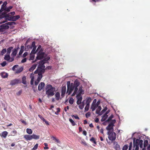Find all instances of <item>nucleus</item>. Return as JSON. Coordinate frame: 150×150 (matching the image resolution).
<instances>
[{
    "mask_svg": "<svg viewBox=\"0 0 150 150\" xmlns=\"http://www.w3.org/2000/svg\"><path fill=\"white\" fill-rule=\"evenodd\" d=\"M46 94L47 95V97H52L54 94V92L55 91V88L50 84L46 85Z\"/></svg>",
    "mask_w": 150,
    "mask_h": 150,
    "instance_id": "1",
    "label": "nucleus"
},
{
    "mask_svg": "<svg viewBox=\"0 0 150 150\" xmlns=\"http://www.w3.org/2000/svg\"><path fill=\"white\" fill-rule=\"evenodd\" d=\"M140 139H136L135 138L133 139V144L134 147L135 146V150H139V146L140 148H142L143 145V141L140 140Z\"/></svg>",
    "mask_w": 150,
    "mask_h": 150,
    "instance_id": "2",
    "label": "nucleus"
},
{
    "mask_svg": "<svg viewBox=\"0 0 150 150\" xmlns=\"http://www.w3.org/2000/svg\"><path fill=\"white\" fill-rule=\"evenodd\" d=\"M71 85H72V86H73L75 88L74 92L71 95V96H74L77 92L78 90V87L80 85V82L77 80H76L74 81V83H71Z\"/></svg>",
    "mask_w": 150,
    "mask_h": 150,
    "instance_id": "3",
    "label": "nucleus"
},
{
    "mask_svg": "<svg viewBox=\"0 0 150 150\" xmlns=\"http://www.w3.org/2000/svg\"><path fill=\"white\" fill-rule=\"evenodd\" d=\"M108 138L111 141H114L116 138V134L113 132L108 131Z\"/></svg>",
    "mask_w": 150,
    "mask_h": 150,
    "instance_id": "4",
    "label": "nucleus"
},
{
    "mask_svg": "<svg viewBox=\"0 0 150 150\" xmlns=\"http://www.w3.org/2000/svg\"><path fill=\"white\" fill-rule=\"evenodd\" d=\"M116 120H112L108 125L106 127V129L108 131L113 132L114 130L113 126H114V124Z\"/></svg>",
    "mask_w": 150,
    "mask_h": 150,
    "instance_id": "5",
    "label": "nucleus"
},
{
    "mask_svg": "<svg viewBox=\"0 0 150 150\" xmlns=\"http://www.w3.org/2000/svg\"><path fill=\"white\" fill-rule=\"evenodd\" d=\"M70 83V81H67V93H68V95H69L71 93L74 89H75L74 86H72V85H71Z\"/></svg>",
    "mask_w": 150,
    "mask_h": 150,
    "instance_id": "6",
    "label": "nucleus"
},
{
    "mask_svg": "<svg viewBox=\"0 0 150 150\" xmlns=\"http://www.w3.org/2000/svg\"><path fill=\"white\" fill-rule=\"evenodd\" d=\"M45 71V69H44V66H41L39 64L37 69L34 71L35 74H38V75L39 74V73H44Z\"/></svg>",
    "mask_w": 150,
    "mask_h": 150,
    "instance_id": "7",
    "label": "nucleus"
},
{
    "mask_svg": "<svg viewBox=\"0 0 150 150\" xmlns=\"http://www.w3.org/2000/svg\"><path fill=\"white\" fill-rule=\"evenodd\" d=\"M12 16L9 13H6V16L5 18V20L1 21L0 23V24H2L6 22L7 21H11Z\"/></svg>",
    "mask_w": 150,
    "mask_h": 150,
    "instance_id": "8",
    "label": "nucleus"
},
{
    "mask_svg": "<svg viewBox=\"0 0 150 150\" xmlns=\"http://www.w3.org/2000/svg\"><path fill=\"white\" fill-rule=\"evenodd\" d=\"M50 59V57H48L46 58H45L43 60L40 61L39 62V64L41 66H44V69H45V66L44 65V64L45 63H47L48 61Z\"/></svg>",
    "mask_w": 150,
    "mask_h": 150,
    "instance_id": "9",
    "label": "nucleus"
},
{
    "mask_svg": "<svg viewBox=\"0 0 150 150\" xmlns=\"http://www.w3.org/2000/svg\"><path fill=\"white\" fill-rule=\"evenodd\" d=\"M45 53L40 51L38 53L36 59L40 60L42 59L44 56Z\"/></svg>",
    "mask_w": 150,
    "mask_h": 150,
    "instance_id": "10",
    "label": "nucleus"
},
{
    "mask_svg": "<svg viewBox=\"0 0 150 150\" xmlns=\"http://www.w3.org/2000/svg\"><path fill=\"white\" fill-rule=\"evenodd\" d=\"M4 59L5 60L8 61L9 62H12L14 60V58L13 57L11 58L10 54H6L4 56Z\"/></svg>",
    "mask_w": 150,
    "mask_h": 150,
    "instance_id": "11",
    "label": "nucleus"
},
{
    "mask_svg": "<svg viewBox=\"0 0 150 150\" xmlns=\"http://www.w3.org/2000/svg\"><path fill=\"white\" fill-rule=\"evenodd\" d=\"M20 83V80L18 79H14L11 80L10 82V85L14 86Z\"/></svg>",
    "mask_w": 150,
    "mask_h": 150,
    "instance_id": "12",
    "label": "nucleus"
},
{
    "mask_svg": "<svg viewBox=\"0 0 150 150\" xmlns=\"http://www.w3.org/2000/svg\"><path fill=\"white\" fill-rule=\"evenodd\" d=\"M83 87L82 86H80L79 88L78 93L77 94V97L81 96L82 94H84V91L82 89Z\"/></svg>",
    "mask_w": 150,
    "mask_h": 150,
    "instance_id": "13",
    "label": "nucleus"
},
{
    "mask_svg": "<svg viewBox=\"0 0 150 150\" xmlns=\"http://www.w3.org/2000/svg\"><path fill=\"white\" fill-rule=\"evenodd\" d=\"M19 49V48L18 47L16 48H15L13 50L11 54V56L13 58L16 56L18 50Z\"/></svg>",
    "mask_w": 150,
    "mask_h": 150,
    "instance_id": "14",
    "label": "nucleus"
},
{
    "mask_svg": "<svg viewBox=\"0 0 150 150\" xmlns=\"http://www.w3.org/2000/svg\"><path fill=\"white\" fill-rule=\"evenodd\" d=\"M45 83L43 82L40 83L38 85V89L39 91H41L43 89L45 86Z\"/></svg>",
    "mask_w": 150,
    "mask_h": 150,
    "instance_id": "15",
    "label": "nucleus"
},
{
    "mask_svg": "<svg viewBox=\"0 0 150 150\" xmlns=\"http://www.w3.org/2000/svg\"><path fill=\"white\" fill-rule=\"evenodd\" d=\"M23 137L27 140H30L32 139V135H24Z\"/></svg>",
    "mask_w": 150,
    "mask_h": 150,
    "instance_id": "16",
    "label": "nucleus"
},
{
    "mask_svg": "<svg viewBox=\"0 0 150 150\" xmlns=\"http://www.w3.org/2000/svg\"><path fill=\"white\" fill-rule=\"evenodd\" d=\"M1 29H7L9 28V26L7 25L6 23L2 24L0 26Z\"/></svg>",
    "mask_w": 150,
    "mask_h": 150,
    "instance_id": "17",
    "label": "nucleus"
},
{
    "mask_svg": "<svg viewBox=\"0 0 150 150\" xmlns=\"http://www.w3.org/2000/svg\"><path fill=\"white\" fill-rule=\"evenodd\" d=\"M76 97L77 99L76 103L78 105H80V104L81 103V102L82 99V97L81 96L77 97V95H76Z\"/></svg>",
    "mask_w": 150,
    "mask_h": 150,
    "instance_id": "18",
    "label": "nucleus"
},
{
    "mask_svg": "<svg viewBox=\"0 0 150 150\" xmlns=\"http://www.w3.org/2000/svg\"><path fill=\"white\" fill-rule=\"evenodd\" d=\"M6 11H4L1 13H0V20L3 18H4L5 20V18L6 16Z\"/></svg>",
    "mask_w": 150,
    "mask_h": 150,
    "instance_id": "19",
    "label": "nucleus"
},
{
    "mask_svg": "<svg viewBox=\"0 0 150 150\" xmlns=\"http://www.w3.org/2000/svg\"><path fill=\"white\" fill-rule=\"evenodd\" d=\"M8 134V133L7 131H4L0 134V136L1 137L5 138L6 137Z\"/></svg>",
    "mask_w": 150,
    "mask_h": 150,
    "instance_id": "20",
    "label": "nucleus"
},
{
    "mask_svg": "<svg viewBox=\"0 0 150 150\" xmlns=\"http://www.w3.org/2000/svg\"><path fill=\"white\" fill-rule=\"evenodd\" d=\"M19 15H17L16 16H12V21H16L18 19L20 18Z\"/></svg>",
    "mask_w": 150,
    "mask_h": 150,
    "instance_id": "21",
    "label": "nucleus"
},
{
    "mask_svg": "<svg viewBox=\"0 0 150 150\" xmlns=\"http://www.w3.org/2000/svg\"><path fill=\"white\" fill-rule=\"evenodd\" d=\"M37 64H33L29 69V71L30 72L33 71L36 68Z\"/></svg>",
    "mask_w": 150,
    "mask_h": 150,
    "instance_id": "22",
    "label": "nucleus"
},
{
    "mask_svg": "<svg viewBox=\"0 0 150 150\" xmlns=\"http://www.w3.org/2000/svg\"><path fill=\"white\" fill-rule=\"evenodd\" d=\"M97 106L96 105V104H92L91 105V109L92 111H93L95 110Z\"/></svg>",
    "mask_w": 150,
    "mask_h": 150,
    "instance_id": "23",
    "label": "nucleus"
},
{
    "mask_svg": "<svg viewBox=\"0 0 150 150\" xmlns=\"http://www.w3.org/2000/svg\"><path fill=\"white\" fill-rule=\"evenodd\" d=\"M108 117V115H107V113H105L102 116V117L101 120V121L103 122L105 121Z\"/></svg>",
    "mask_w": 150,
    "mask_h": 150,
    "instance_id": "24",
    "label": "nucleus"
},
{
    "mask_svg": "<svg viewBox=\"0 0 150 150\" xmlns=\"http://www.w3.org/2000/svg\"><path fill=\"white\" fill-rule=\"evenodd\" d=\"M101 110V107L100 106H99L97 107V108L96 110V113L100 115V114L101 113L100 111Z\"/></svg>",
    "mask_w": 150,
    "mask_h": 150,
    "instance_id": "25",
    "label": "nucleus"
},
{
    "mask_svg": "<svg viewBox=\"0 0 150 150\" xmlns=\"http://www.w3.org/2000/svg\"><path fill=\"white\" fill-rule=\"evenodd\" d=\"M91 101V99L90 97H88L86 98V105H90V103Z\"/></svg>",
    "mask_w": 150,
    "mask_h": 150,
    "instance_id": "26",
    "label": "nucleus"
},
{
    "mask_svg": "<svg viewBox=\"0 0 150 150\" xmlns=\"http://www.w3.org/2000/svg\"><path fill=\"white\" fill-rule=\"evenodd\" d=\"M2 77L4 78H7L8 76V74L5 72H2L1 73Z\"/></svg>",
    "mask_w": 150,
    "mask_h": 150,
    "instance_id": "27",
    "label": "nucleus"
},
{
    "mask_svg": "<svg viewBox=\"0 0 150 150\" xmlns=\"http://www.w3.org/2000/svg\"><path fill=\"white\" fill-rule=\"evenodd\" d=\"M13 47H10L7 49V52L6 54H10L11 50L13 49Z\"/></svg>",
    "mask_w": 150,
    "mask_h": 150,
    "instance_id": "28",
    "label": "nucleus"
},
{
    "mask_svg": "<svg viewBox=\"0 0 150 150\" xmlns=\"http://www.w3.org/2000/svg\"><path fill=\"white\" fill-rule=\"evenodd\" d=\"M43 73H39L38 74V76L37 79V80L40 81L42 78V74H43Z\"/></svg>",
    "mask_w": 150,
    "mask_h": 150,
    "instance_id": "29",
    "label": "nucleus"
},
{
    "mask_svg": "<svg viewBox=\"0 0 150 150\" xmlns=\"http://www.w3.org/2000/svg\"><path fill=\"white\" fill-rule=\"evenodd\" d=\"M32 139H38L40 138V136L39 135H37L34 134L32 135Z\"/></svg>",
    "mask_w": 150,
    "mask_h": 150,
    "instance_id": "30",
    "label": "nucleus"
},
{
    "mask_svg": "<svg viewBox=\"0 0 150 150\" xmlns=\"http://www.w3.org/2000/svg\"><path fill=\"white\" fill-rule=\"evenodd\" d=\"M55 97L56 100H58L60 98V93L57 92L55 94Z\"/></svg>",
    "mask_w": 150,
    "mask_h": 150,
    "instance_id": "31",
    "label": "nucleus"
},
{
    "mask_svg": "<svg viewBox=\"0 0 150 150\" xmlns=\"http://www.w3.org/2000/svg\"><path fill=\"white\" fill-rule=\"evenodd\" d=\"M12 6H10L6 8L5 7V10L6 12L7 13L9 12V11H10V10L12 9Z\"/></svg>",
    "mask_w": 150,
    "mask_h": 150,
    "instance_id": "32",
    "label": "nucleus"
},
{
    "mask_svg": "<svg viewBox=\"0 0 150 150\" xmlns=\"http://www.w3.org/2000/svg\"><path fill=\"white\" fill-rule=\"evenodd\" d=\"M113 117V115H111L110 117H109L108 119L105 121V122H111V121L112 120V119Z\"/></svg>",
    "mask_w": 150,
    "mask_h": 150,
    "instance_id": "33",
    "label": "nucleus"
},
{
    "mask_svg": "<svg viewBox=\"0 0 150 150\" xmlns=\"http://www.w3.org/2000/svg\"><path fill=\"white\" fill-rule=\"evenodd\" d=\"M36 47H33V49L32 50V51H31L30 54H35L36 52L37 51V50L36 51Z\"/></svg>",
    "mask_w": 150,
    "mask_h": 150,
    "instance_id": "34",
    "label": "nucleus"
},
{
    "mask_svg": "<svg viewBox=\"0 0 150 150\" xmlns=\"http://www.w3.org/2000/svg\"><path fill=\"white\" fill-rule=\"evenodd\" d=\"M23 68L21 67L18 69L16 71V74H18L21 72L23 70Z\"/></svg>",
    "mask_w": 150,
    "mask_h": 150,
    "instance_id": "35",
    "label": "nucleus"
},
{
    "mask_svg": "<svg viewBox=\"0 0 150 150\" xmlns=\"http://www.w3.org/2000/svg\"><path fill=\"white\" fill-rule=\"evenodd\" d=\"M27 133L29 134H32L33 133V131L32 130L29 128H27L26 129Z\"/></svg>",
    "mask_w": 150,
    "mask_h": 150,
    "instance_id": "36",
    "label": "nucleus"
},
{
    "mask_svg": "<svg viewBox=\"0 0 150 150\" xmlns=\"http://www.w3.org/2000/svg\"><path fill=\"white\" fill-rule=\"evenodd\" d=\"M22 83L24 84H25L26 83V78L25 76H24L22 78Z\"/></svg>",
    "mask_w": 150,
    "mask_h": 150,
    "instance_id": "37",
    "label": "nucleus"
},
{
    "mask_svg": "<svg viewBox=\"0 0 150 150\" xmlns=\"http://www.w3.org/2000/svg\"><path fill=\"white\" fill-rule=\"evenodd\" d=\"M69 122L73 126H74L76 125V124L75 122L71 118H69Z\"/></svg>",
    "mask_w": 150,
    "mask_h": 150,
    "instance_id": "38",
    "label": "nucleus"
},
{
    "mask_svg": "<svg viewBox=\"0 0 150 150\" xmlns=\"http://www.w3.org/2000/svg\"><path fill=\"white\" fill-rule=\"evenodd\" d=\"M24 49V47L23 46H21V50L19 53V55H21V54H22V53Z\"/></svg>",
    "mask_w": 150,
    "mask_h": 150,
    "instance_id": "39",
    "label": "nucleus"
},
{
    "mask_svg": "<svg viewBox=\"0 0 150 150\" xmlns=\"http://www.w3.org/2000/svg\"><path fill=\"white\" fill-rule=\"evenodd\" d=\"M90 141L91 142H92L94 144H96V140L95 139V138L93 137H92L90 139Z\"/></svg>",
    "mask_w": 150,
    "mask_h": 150,
    "instance_id": "40",
    "label": "nucleus"
},
{
    "mask_svg": "<svg viewBox=\"0 0 150 150\" xmlns=\"http://www.w3.org/2000/svg\"><path fill=\"white\" fill-rule=\"evenodd\" d=\"M6 52V49H3L1 52V55H3L4 54H5Z\"/></svg>",
    "mask_w": 150,
    "mask_h": 150,
    "instance_id": "41",
    "label": "nucleus"
},
{
    "mask_svg": "<svg viewBox=\"0 0 150 150\" xmlns=\"http://www.w3.org/2000/svg\"><path fill=\"white\" fill-rule=\"evenodd\" d=\"M115 148L116 150H120V146L119 144H116L115 145Z\"/></svg>",
    "mask_w": 150,
    "mask_h": 150,
    "instance_id": "42",
    "label": "nucleus"
},
{
    "mask_svg": "<svg viewBox=\"0 0 150 150\" xmlns=\"http://www.w3.org/2000/svg\"><path fill=\"white\" fill-rule=\"evenodd\" d=\"M148 142L147 140H145L144 142V147L146 148V147L148 145Z\"/></svg>",
    "mask_w": 150,
    "mask_h": 150,
    "instance_id": "43",
    "label": "nucleus"
},
{
    "mask_svg": "<svg viewBox=\"0 0 150 150\" xmlns=\"http://www.w3.org/2000/svg\"><path fill=\"white\" fill-rule=\"evenodd\" d=\"M74 102V99L72 98H70L69 100V103L70 104L72 105L73 104Z\"/></svg>",
    "mask_w": 150,
    "mask_h": 150,
    "instance_id": "44",
    "label": "nucleus"
},
{
    "mask_svg": "<svg viewBox=\"0 0 150 150\" xmlns=\"http://www.w3.org/2000/svg\"><path fill=\"white\" fill-rule=\"evenodd\" d=\"M107 109L106 107H105L103 109L101 112V113L100 114V115H102Z\"/></svg>",
    "mask_w": 150,
    "mask_h": 150,
    "instance_id": "45",
    "label": "nucleus"
},
{
    "mask_svg": "<svg viewBox=\"0 0 150 150\" xmlns=\"http://www.w3.org/2000/svg\"><path fill=\"white\" fill-rule=\"evenodd\" d=\"M51 138H53V140H55V141L57 143H60V141H59V140L56 138L55 137H54V136H52V137H51Z\"/></svg>",
    "mask_w": 150,
    "mask_h": 150,
    "instance_id": "46",
    "label": "nucleus"
},
{
    "mask_svg": "<svg viewBox=\"0 0 150 150\" xmlns=\"http://www.w3.org/2000/svg\"><path fill=\"white\" fill-rule=\"evenodd\" d=\"M66 87L65 86H63L62 88V89L61 90V92H66Z\"/></svg>",
    "mask_w": 150,
    "mask_h": 150,
    "instance_id": "47",
    "label": "nucleus"
},
{
    "mask_svg": "<svg viewBox=\"0 0 150 150\" xmlns=\"http://www.w3.org/2000/svg\"><path fill=\"white\" fill-rule=\"evenodd\" d=\"M89 106H90V105H86L85 107V111H87L89 110Z\"/></svg>",
    "mask_w": 150,
    "mask_h": 150,
    "instance_id": "48",
    "label": "nucleus"
},
{
    "mask_svg": "<svg viewBox=\"0 0 150 150\" xmlns=\"http://www.w3.org/2000/svg\"><path fill=\"white\" fill-rule=\"evenodd\" d=\"M91 113L90 112H88L86 115L85 116L86 118H88L91 116Z\"/></svg>",
    "mask_w": 150,
    "mask_h": 150,
    "instance_id": "49",
    "label": "nucleus"
},
{
    "mask_svg": "<svg viewBox=\"0 0 150 150\" xmlns=\"http://www.w3.org/2000/svg\"><path fill=\"white\" fill-rule=\"evenodd\" d=\"M128 145H125L122 148V150H127L128 149Z\"/></svg>",
    "mask_w": 150,
    "mask_h": 150,
    "instance_id": "50",
    "label": "nucleus"
},
{
    "mask_svg": "<svg viewBox=\"0 0 150 150\" xmlns=\"http://www.w3.org/2000/svg\"><path fill=\"white\" fill-rule=\"evenodd\" d=\"M6 61H4L2 63H1L0 64L2 67H4L6 65Z\"/></svg>",
    "mask_w": 150,
    "mask_h": 150,
    "instance_id": "51",
    "label": "nucleus"
},
{
    "mask_svg": "<svg viewBox=\"0 0 150 150\" xmlns=\"http://www.w3.org/2000/svg\"><path fill=\"white\" fill-rule=\"evenodd\" d=\"M3 4L2 6V7H1V9H0V13H1L2 12H3L4 11H5V7H2V6H3Z\"/></svg>",
    "mask_w": 150,
    "mask_h": 150,
    "instance_id": "52",
    "label": "nucleus"
},
{
    "mask_svg": "<svg viewBox=\"0 0 150 150\" xmlns=\"http://www.w3.org/2000/svg\"><path fill=\"white\" fill-rule=\"evenodd\" d=\"M57 111L55 112V113L56 115H58L60 111V109L59 108H57Z\"/></svg>",
    "mask_w": 150,
    "mask_h": 150,
    "instance_id": "53",
    "label": "nucleus"
},
{
    "mask_svg": "<svg viewBox=\"0 0 150 150\" xmlns=\"http://www.w3.org/2000/svg\"><path fill=\"white\" fill-rule=\"evenodd\" d=\"M38 144H36L35 146H34V147L33 148L32 150H35L38 147Z\"/></svg>",
    "mask_w": 150,
    "mask_h": 150,
    "instance_id": "54",
    "label": "nucleus"
},
{
    "mask_svg": "<svg viewBox=\"0 0 150 150\" xmlns=\"http://www.w3.org/2000/svg\"><path fill=\"white\" fill-rule=\"evenodd\" d=\"M35 41H33L32 42V44L31 47V48H32V47H36L35 45Z\"/></svg>",
    "mask_w": 150,
    "mask_h": 150,
    "instance_id": "55",
    "label": "nucleus"
},
{
    "mask_svg": "<svg viewBox=\"0 0 150 150\" xmlns=\"http://www.w3.org/2000/svg\"><path fill=\"white\" fill-rule=\"evenodd\" d=\"M72 117H74L76 119H77L78 120L79 119V117L77 115H73L71 116Z\"/></svg>",
    "mask_w": 150,
    "mask_h": 150,
    "instance_id": "56",
    "label": "nucleus"
},
{
    "mask_svg": "<svg viewBox=\"0 0 150 150\" xmlns=\"http://www.w3.org/2000/svg\"><path fill=\"white\" fill-rule=\"evenodd\" d=\"M38 116L40 118V119L42 120L43 121H44L45 119L44 118V117L42 116L41 115H38Z\"/></svg>",
    "mask_w": 150,
    "mask_h": 150,
    "instance_id": "57",
    "label": "nucleus"
},
{
    "mask_svg": "<svg viewBox=\"0 0 150 150\" xmlns=\"http://www.w3.org/2000/svg\"><path fill=\"white\" fill-rule=\"evenodd\" d=\"M44 144L45 146V147H44V149H49V147L47 146H48V144H47V143H45Z\"/></svg>",
    "mask_w": 150,
    "mask_h": 150,
    "instance_id": "58",
    "label": "nucleus"
},
{
    "mask_svg": "<svg viewBox=\"0 0 150 150\" xmlns=\"http://www.w3.org/2000/svg\"><path fill=\"white\" fill-rule=\"evenodd\" d=\"M18 65H16L14 66L12 68V69L13 71H15V68L18 67Z\"/></svg>",
    "mask_w": 150,
    "mask_h": 150,
    "instance_id": "59",
    "label": "nucleus"
},
{
    "mask_svg": "<svg viewBox=\"0 0 150 150\" xmlns=\"http://www.w3.org/2000/svg\"><path fill=\"white\" fill-rule=\"evenodd\" d=\"M28 54V53L27 52H25L23 55V57H25Z\"/></svg>",
    "mask_w": 150,
    "mask_h": 150,
    "instance_id": "60",
    "label": "nucleus"
},
{
    "mask_svg": "<svg viewBox=\"0 0 150 150\" xmlns=\"http://www.w3.org/2000/svg\"><path fill=\"white\" fill-rule=\"evenodd\" d=\"M84 105H83L81 104L79 106V108L81 109H82L84 107Z\"/></svg>",
    "mask_w": 150,
    "mask_h": 150,
    "instance_id": "61",
    "label": "nucleus"
},
{
    "mask_svg": "<svg viewBox=\"0 0 150 150\" xmlns=\"http://www.w3.org/2000/svg\"><path fill=\"white\" fill-rule=\"evenodd\" d=\"M132 142H130L129 143V147L128 150H132Z\"/></svg>",
    "mask_w": 150,
    "mask_h": 150,
    "instance_id": "62",
    "label": "nucleus"
},
{
    "mask_svg": "<svg viewBox=\"0 0 150 150\" xmlns=\"http://www.w3.org/2000/svg\"><path fill=\"white\" fill-rule=\"evenodd\" d=\"M32 54H30V58L29 60H33L34 58V56L32 55Z\"/></svg>",
    "mask_w": 150,
    "mask_h": 150,
    "instance_id": "63",
    "label": "nucleus"
},
{
    "mask_svg": "<svg viewBox=\"0 0 150 150\" xmlns=\"http://www.w3.org/2000/svg\"><path fill=\"white\" fill-rule=\"evenodd\" d=\"M27 59L26 58H24L21 61V62L22 63H24L26 61Z\"/></svg>",
    "mask_w": 150,
    "mask_h": 150,
    "instance_id": "64",
    "label": "nucleus"
}]
</instances>
